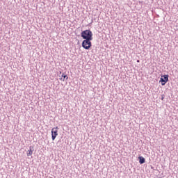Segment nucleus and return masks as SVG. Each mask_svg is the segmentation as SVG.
<instances>
[{
	"instance_id": "obj_1",
	"label": "nucleus",
	"mask_w": 178,
	"mask_h": 178,
	"mask_svg": "<svg viewBox=\"0 0 178 178\" xmlns=\"http://www.w3.org/2000/svg\"><path fill=\"white\" fill-rule=\"evenodd\" d=\"M81 37H82L83 40H90V29L82 31Z\"/></svg>"
},
{
	"instance_id": "obj_2",
	"label": "nucleus",
	"mask_w": 178,
	"mask_h": 178,
	"mask_svg": "<svg viewBox=\"0 0 178 178\" xmlns=\"http://www.w3.org/2000/svg\"><path fill=\"white\" fill-rule=\"evenodd\" d=\"M59 128L58 127L53 128L51 129V138L53 141H55V138H56V136H58V129Z\"/></svg>"
},
{
	"instance_id": "obj_3",
	"label": "nucleus",
	"mask_w": 178,
	"mask_h": 178,
	"mask_svg": "<svg viewBox=\"0 0 178 178\" xmlns=\"http://www.w3.org/2000/svg\"><path fill=\"white\" fill-rule=\"evenodd\" d=\"M82 47L84 49H90V39H85L82 42Z\"/></svg>"
},
{
	"instance_id": "obj_4",
	"label": "nucleus",
	"mask_w": 178,
	"mask_h": 178,
	"mask_svg": "<svg viewBox=\"0 0 178 178\" xmlns=\"http://www.w3.org/2000/svg\"><path fill=\"white\" fill-rule=\"evenodd\" d=\"M138 159H139V163H140V165H143V163H145V159L144 157L139 156Z\"/></svg>"
},
{
	"instance_id": "obj_5",
	"label": "nucleus",
	"mask_w": 178,
	"mask_h": 178,
	"mask_svg": "<svg viewBox=\"0 0 178 178\" xmlns=\"http://www.w3.org/2000/svg\"><path fill=\"white\" fill-rule=\"evenodd\" d=\"M27 156H30L33 155V150H31V147H30V149L26 152Z\"/></svg>"
},
{
	"instance_id": "obj_6",
	"label": "nucleus",
	"mask_w": 178,
	"mask_h": 178,
	"mask_svg": "<svg viewBox=\"0 0 178 178\" xmlns=\"http://www.w3.org/2000/svg\"><path fill=\"white\" fill-rule=\"evenodd\" d=\"M61 77H63V79L60 78V80H62L63 81H65V80H67V79H69V77H67V75H65L64 73L62 74Z\"/></svg>"
},
{
	"instance_id": "obj_7",
	"label": "nucleus",
	"mask_w": 178,
	"mask_h": 178,
	"mask_svg": "<svg viewBox=\"0 0 178 178\" xmlns=\"http://www.w3.org/2000/svg\"><path fill=\"white\" fill-rule=\"evenodd\" d=\"M164 77V81H165V83H168L169 81V75L166 74V75H164L163 76Z\"/></svg>"
},
{
	"instance_id": "obj_8",
	"label": "nucleus",
	"mask_w": 178,
	"mask_h": 178,
	"mask_svg": "<svg viewBox=\"0 0 178 178\" xmlns=\"http://www.w3.org/2000/svg\"><path fill=\"white\" fill-rule=\"evenodd\" d=\"M160 81L161 82L162 86H165V84H166V82H165V79L163 78H162V76L160 79Z\"/></svg>"
},
{
	"instance_id": "obj_9",
	"label": "nucleus",
	"mask_w": 178,
	"mask_h": 178,
	"mask_svg": "<svg viewBox=\"0 0 178 178\" xmlns=\"http://www.w3.org/2000/svg\"><path fill=\"white\" fill-rule=\"evenodd\" d=\"M90 40H91V32H90Z\"/></svg>"
},
{
	"instance_id": "obj_10",
	"label": "nucleus",
	"mask_w": 178,
	"mask_h": 178,
	"mask_svg": "<svg viewBox=\"0 0 178 178\" xmlns=\"http://www.w3.org/2000/svg\"><path fill=\"white\" fill-rule=\"evenodd\" d=\"M90 47H91V42L90 43Z\"/></svg>"
},
{
	"instance_id": "obj_11",
	"label": "nucleus",
	"mask_w": 178,
	"mask_h": 178,
	"mask_svg": "<svg viewBox=\"0 0 178 178\" xmlns=\"http://www.w3.org/2000/svg\"><path fill=\"white\" fill-rule=\"evenodd\" d=\"M137 62L138 63V62H140V60H137Z\"/></svg>"
}]
</instances>
